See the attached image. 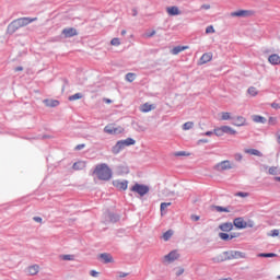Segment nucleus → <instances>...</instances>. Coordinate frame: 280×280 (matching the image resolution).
<instances>
[{
    "label": "nucleus",
    "instance_id": "bb28decb",
    "mask_svg": "<svg viewBox=\"0 0 280 280\" xmlns=\"http://www.w3.org/2000/svg\"><path fill=\"white\" fill-rule=\"evenodd\" d=\"M247 95H249V97H257V95H259V90L255 86H249L247 89Z\"/></svg>",
    "mask_w": 280,
    "mask_h": 280
},
{
    "label": "nucleus",
    "instance_id": "ea45409f",
    "mask_svg": "<svg viewBox=\"0 0 280 280\" xmlns=\"http://www.w3.org/2000/svg\"><path fill=\"white\" fill-rule=\"evenodd\" d=\"M258 257H277L276 253H261L258 254Z\"/></svg>",
    "mask_w": 280,
    "mask_h": 280
},
{
    "label": "nucleus",
    "instance_id": "f704fd0d",
    "mask_svg": "<svg viewBox=\"0 0 280 280\" xmlns=\"http://www.w3.org/2000/svg\"><path fill=\"white\" fill-rule=\"evenodd\" d=\"M174 270H175V277H180L182 275H185V268L183 267H177Z\"/></svg>",
    "mask_w": 280,
    "mask_h": 280
},
{
    "label": "nucleus",
    "instance_id": "8fccbe9b",
    "mask_svg": "<svg viewBox=\"0 0 280 280\" xmlns=\"http://www.w3.org/2000/svg\"><path fill=\"white\" fill-rule=\"evenodd\" d=\"M84 148H85V144H78L75 147V150H84Z\"/></svg>",
    "mask_w": 280,
    "mask_h": 280
},
{
    "label": "nucleus",
    "instance_id": "c85d7f7f",
    "mask_svg": "<svg viewBox=\"0 0 280 280\" xmlns=\"http://www.w3.org/2000/svg\"><path fill=\"white\" fill-rule=\"evenodd\" d=\"M252 119L255 124H266V117L259 115L252 116Z\"/></svg>",
    "mask_w": 280,
    "mask_h": 280
},
{
    "label": "nucleus",
    "instance_id": "bf43d9fd",
    "mask_svg": "<svg viewBox=\"0 0 280 280\" xmlns=\"http://www.w3.org/2000/svg\"><path fill=\"white\" fill-rule=\"evenodd\" d=\"M15 71H23V67L15 68Z\"/></svg>",
    "mask_w": 280,
    "mask_h": 280
},
{
    "label": "nucleus",
    "instance_id": "6e6d98bb",
    "mask_svg": "<svg viewBox=\"0 0 280 280\" xmlns=\"http://www.w3.org/2000/svg\"><path fill=\"white\" fill-rule=\"evenodd\" d=\"M201 8H202L203 10H209V9L211 8V5H209V4H203Z\"/></svg>",
    "mask_w": 280,
    "mask_h": 280
},
{
    "label": "nucleus",
    "instance_id": "052dcab7",
    "mask_svg": "<svg viewBox=\"0 0 280 280\" xmlns=\"http://www.w3.org/2000/svg\"><path fill=\"white\" fill-rule=\"evenodd\" d=\"M104 101L106 102V104H110L112 103V101L109 98H105Z\"/></svg>",
    "mask_w": 280,
    "mask_h": 280
},
{
    "label": "nucleus",
    "instance_id": "dca6fc26",
    "mask_svg": "<svg viewBox=\"0 0 280 280\" xmlns=\"http://www.w3.org/2000/svg\"><path fill=\"white\" fill-rule=\"evenodd\" d=\"M39 271H40V266L38 265L30 266L26 269L27 275H30L31 277H34V275H36Z\"/></svg>",
    "mask_w": 280,
    "mask_h": 280
},
{
    "label": "nucleus",
    "instance_id": "e2e57ef3",
    "mask_svg": "<svg viewBox=\"0 0 280 280\" xmlns=\"http://www.w3.org/2000/svg\"><path fill=\"white\" fill-rule=\"evenodd\" d=\"M125 34H126V31H121V35L125 36Z\"/></svg>",
    "mask_w": 280,
    "mask_h": 280
},
{
    "label": "nucleus",
    "instance_id": "a18cd8bd",
    "mask_svg": "<svg viewBox=\"0 0 280 280\" xmlns=\"http://www.w3.org/2000/svg\"><path fill=\"white\" fill-rule=\"evenodd\" d=\"M90 275H91V277H100V272H97L95 270H91Z\"/></svg>",
    "mask_w": 280,
    "mask_h": 280
},
{
    "label": "nucleus",
    "instance_id": "49530a36",
    "mask_svg": "<svg viewBox=\"0 0 280 280\" xmlns=\"http://www.w3.org/2000/svg\"><path fill=\"white\" fill-rule=\"evenodd\" d=\"M242 159H243L242 153H236L235 154V161H242Z\"/></svg>",
    "mask_w": 280,
    "mask_h": 280
},
{
    "label": "nucleus",
    "instance_id": "473e14b6",
    "mask_svg": "<svg viewBox=\"0 0 280 280\" xmlns=\"http://www.w3.org/2000/svg\"><path fill=\"white\" fill-rule=\"evenodd\" d=\"M137 79V74L129 72L126 74V80L127 82H135V80Z\"/></svg>",
    "mask_w": 280,
    "mask_h": 280
},
{
    "label": "nucleus",
    "instance_id": "c03bdc74",
    "mask_svg": "<svg viewBox=\"0 0 280 280\" xmlns=\"http://www.w3.org/2000/svg\"><path fill=\"white\" fill-rule=\"evenodd\" d=\"M190 220H192V222H198V220H200V217L199 215H196V214H192L190 217Z\"/></svg>",
    "mask_w": 280,
    "mask_h": 280
},
{
    "label": "nucleus",
    "instance_id": "7ed1b4c3",
    "mask_svg": "<svg viewBox=\"0 0 280 280\" xmlns=\"http://www.w3.org/2000/svg\"><path fill=\"white\" fill-rule=\"evenodd\" d=\"M136 141L132 138H127L126 140L118 141L113 148L112 152L114 154H119L124 148H127L128 145H135Z\"/></svg>",
    "mask_w": 280,
    "mask_h": 280
},
{
    "label": "nucleus",
    "instance_id": "680f3d73",
    "mask_svg": "<svg viewBox=\"0 0 280 280\" xmlns=\"http://www.w3.org/2000/svg\"><path fill=\"white\" fill-rule=\"evenodd\" d=\"M275 180H277L278 183H280V177H275Z\"/></svg>",
    "mask_w": 280,
    "mask_h": 280
},
{
    "label": "nucleus",
    "instance_id": "4d7b16f0",
    "mask_svg": "<svg viewBox=\"0 0 280 280\" xmlns=\"http://www.w3.org/2000/svg\"><path fill=\"white\" fill-rule=\"evenodd\" d=\"M199 143H209V140L208 139H201V140H199Z\"/></svg>",
    "mask_w": 280,
    "mask_h": 280
},
{
    "label": "nucleus",
    "instance_id": "a878e982",
    "mask_svg": "<svg viewBox=\"0 0 280 280\" xmlns=\"http://www.w3.org/2000/svg\"><path fill=\"white\" fill-rule=\"evenodd\" d=\"M185 49H189V46H176L171 50V52L173 56H178V54H180V51H185Z\"/></svg>",
    "mask_w": 280,
    "mask_h": 280
},
{
    "label": "nucleus",
    "instance_id": "2f4dec72",
    "mask_svg": "<svg viewBox=\"0 0 280 280\" xmlns=\"http://www.w3.org/2000/svg\"><path fill=\"white\" fill-rule=\"evenodd\" d=\"M268 174H270L271 176H277V174H279V167L277 166L269 167Z\"/></svg>",
    "mask_w": 280,
    "mask_h": 280
},
{
    "label": "nucleus",
    "instance_id": "c9c22d12",
    "mask_svg": "<svg viewBox=\"0 0 280 280\" xmlns=\"http://www.w3.org/2000/svg\"><path fill=\"white\" fill-rule=\"evenodd\" d=\"M75 100H82V93H77L74 95L69 96V102H75Z\"/></svg>",
    "mask_w": 280,
    "mask_h": 280
},
{
    "label": "nucleus",
    "instance_id": "f3484780",
    "mask_svg": "<svg viewBox=\"0 0 280 280\" xmlns=\"http://www.w3.org/2000/svg\"><path fill=\"white\" fill-rule=\"evenodd\" d=\"M168 16H178L180 14V9L178 7H168L166 8Z\"/></svg>",
    "mask_w": 280,
    "mask_h": 280
},
{
    "label": "nucleus",
    "instance_id": "aec40b11",
    "mask_svg": "<svg viewBox=\"0 0 280 280\" xmlns=\"http://www.w3.org/2000/svg\"><path fill=\"white\" fill-rule=\"evenodd\" d=\"M156 106L150 104V103H144L140 106L141 113H150V110H154Z\"/></svg>",
    "mask_w": 280,
    "mask_h": 280
},
{
    "label": "nucleus",
    "instance_id": "5fc2aeb1",
    "mask_svg": "<svg viewBox=\"0 0 280 280\" xmlns=\"http://www.w3.org/2000/svg\"><path fill=\"white\" fill-rule=\"evenodd\" d=\"M238 196H241V198H246V196H248V194H246V192H238Z\"/></svg>",
    "mask_w": 280,
    "mask_h": 280
},
{
    "label": "nucleus",
    "instance_id": "393cba45",
    "mask_svg": "<svg viewBox=\"0 0 280 280\" xmlns=\"http://www.w3.org/2000/svg\"><path fill=\"white\" fill-rule=\"evenodd\" d=\"M212 211H217L218 213H231V209H229V207L224 208L221 206H212Z\"/></svg>",
    "mask_w": 280,
    "mask_h": 280
},
{
    "label": "nucleus",
    "instance_id": "0e129e2a",
    "mask_svg": "<svg viewBox=\"0 0 280 280\" xmlns=\"http://www.w3.org/2000/svg\"><path fill=\"white\" fill-rule=\"evenodd\" d=\"M278 280H280V275L277 277Z\"/></svg>",
    "mask_w": 280,
    "mask_h": 280
},
{
    "label": "nucleus",
    "instance_id": "864d4df0",
    "mask_svg": "<svg viewBox=\"0 0 280 280\" xmlns=\"http://www.w3.org/2000/svg\"><path fill=\"white\" fill-rule=\"evenodd\" d=\"M276 137H277V142L280 144V131H278V132L276 133Z\"/></svg>",
    "mask_w": 280,
    "mask_h": 280
},
{
    "label": "nucleus",
    "instance_id": "3c124183",
    "mask_svg": "<svg viewBox=\"0 0 280 280\" xmlns=\"http://www.w3.org/2000/svg\"><path fill=\"white\" fill-rule=\"evenodd\" d=\"M176 156H189V154H187L185 152H178V153H176Z\"/></svg>",
    "mask_w": 280,
    "mask_h": 280
},
{
    "label": "nucleus",
    "instance_id": "f8f14e48",
    "mask_svg": "<svg viewBox=\"0 0 280 280\" xmlns=\"http://www.w3.org/2000/svg\"><path fill=\"white\" fill-rule=\"evenodd\" d=\"M233 255L229 254V252H224L223 254L217 256L213 258V261L217 264H220L222 261H229V259H232Z\"/></svg>",
    "mask_w": 280,
    "mask_h": 280
},
{
    "label": "nucleus",
    "instance_id": "9b49d317",
    "mask_svg": "<svg viewBox=\"0 0 280 280\" xmlns=\"http://www.w3.org/2000/svg\"><path fill=\"white\" fill-rule=\"evenodd\" d=\"M220 240L223 242H231V240H235V237H240V233H219Z\"/></svg>",
    "mask_w": 280,
    "mask_h": 280
},
{
    "label": "nucleus",
    "instance_id": "13d9d810",
    "mask_svg": "<svg viewBox=\"0 0 280 280\" xmlns=\"http://www.w3.org/2000/svg\"><path fill=\"white\" fill-rule=\"evenodd\" d=\"M119 277H120V279H124V277H128V273L122 272V273L119 275Z\"/></svg>",
    "mask_w": 280,
    "mask_h": 280
},
{
    "label": "nucleus",
    "instance_id": "4c0bfd02",
    "mask_svg": "<svg viewBox=\"0 0 280 280\" xmlns=\"http://www.w3.org/2000/svg\"><path fill=\"white\" fill-rule=\"evenodd\" d=\"M110 45H113L114 47H119V45H121V42L119 40V38L114 37V38L110 40Z\"/></svg>",
    "mask_w": 280,
    "mask_h": 280
},
{
    "label": "nucleus",
    "instance_id": "412c9836",
    "mask_svg": "<svg viewBox=\"0 0 280 280\" xmlns=\"http://www.w3.org/2000/svg\"><path fill=\"white\" fill-rule=\"evenodd\" d=\"M244 152L250 156H264V153L257 149H245Z\"/></svg>",
    "mask_w": 280,
    "mask_h": 280
},
{
    "label": "nucleus",
    "instance_id": "e433bc0d",
    "mask_svg": "<svg viewBox=\"0 0 280 280\" xmlns=\"http://www.w3.org/2000/svg\"><path fill=\"white\" fill-rule=\"evenodd\" d=\"M191 128H194L192 121H187L183 125V130H191Z\"/></svg>",
    "mask_w": 280,
    "mask_h": 280
},
{
    "label": "nucleus",
    "instance_id": "72a5a7b5",
    "mask_svg": "<svg viewBox=\"0 0 280 280\" xmlns=\"http://www.w3.org/2000/svg\"><path fill=\"white\" fill-rule=\"evenodd\" d=\"M60 258L63 261H73V259H75V256H73V255H61Z\"/></svg>",
    "mask_w": 280,
    "mask_h": 280
},
{
    "label": "nucleus",
    "instance_id": "4468645a",
    "mask_svg": "<svg viewBox=\"0 0 280 280\" xmlns=\"http://www.w3.org/2000/svg\"><path fill=\"white\" fill-rule=\"evenodd\" d=\"M62 35L65 36V38H73V36H78V31L73 27L63 28Z\"/></svg>",
    "mask_w": 280,
    "mask_h": 280
},
{
    "label": "nucleus",
    "instance_id": "b1692460",
    "mask_svg": "<svg viewBox=\"0 0 280 280\" xmlns=\"http://www.w3.org/2000/svg\"><path fill=\"white\" fill-rule=\"evenodd\" d=\"M100 258L104 261V264H113V256L108 253L101 254Z\"/></svg>",
    "mask_w": 280,
    "mask_h": 280
},
{
    "label": "nucleus",
    "instance_id": "f03ea898",
    "mask_svg": "<svg viewBox=\"0 0 280 280\" xmlns=\"http://www.w3.org/2000/svg\"><path fill=\"white\" fill-rule=\"evenodd\" d=\"M34 21H38V18H20L9 24L7 32L8 34H14L18 30L30 25V23H34Z\"/></svg>",
    "mask_w": 280,
    "mask_h": 280
},
{
    "label": "nucleus",
    "instance_id": "2eb2a0df",
    "mask_svg": "<svg viewBox=\"0 0 280 280\" xmlns=\"http://www.w3.org/2000/svg\"><path fill=\"white\" fill-rule=\"evenodd\" d=\"M213 60V55L211 52H206L201 56L199 63L207 65V62H211Z\"/></svg>",
    "mask_w": 280,
    "mask_h": 280
},
{
    "label": "nucleus",
    "instance_id": "39448f33",
    "mask_svg": "<svg viewBox=\"0 0 280 280\" xmlns=\"http://www.w3.org/2000/svg\"><path fill=\"white\" fill-rule=\"evenodd\" d=\"M233 224L236 229H253L255 226V223L253 221L246 222L244 218L238 217L233 220Z\"/></svg>",
    "mask_w": 280,
    "mask_h": 280
},
{
    "label": "nucleus",
    "instance_id": "5701e85b",
    "mask_svg": "<svg viewBox=\"0 0 280 280\" xmlns=\"http://www.w3.org/2000/svg\"><path fill=\"white\" fill-rule=\"evenodd\" d=\"M233 126H236L237 128L246 126V118L243 116H237L235 118V122H233Z\"/></svg>",
    "mask_w": 280,
    "mask_h": 280
},
{
    "label": "nucleus",
    "instance_id": "a19ab883",
    "mask_svg": "<svg viewBox=\"0 0 280 280\" xmlns=\"http://www.w3.org/2000/svg\"><path fill=\"white\" fill-rule=\"evenodd\" d=\"M206 34H215V28H213V25H210L206 28Z\"/></svg>",
    "mask_w": 280,
    "mask_h": 280
},
{
    "label": "nucleus",
    "instance_id": "f257e3e1",
    "mask_svg": "<svg viewBox=\"0 0 280 280\" xmlns=\"http://www.w3.org/2000/svg\"><path fill=\"white\" fill-rule=\"evenodd\" d=\"M93 174L98 178V180L108 182L113 178V170L106 163L97 164Z\"/></svg>",
    "mask_w": 280,
    "mask_h": 280
},
{
    "label": "nucleus",
    "instance_id": "de8ad7c7",
    "mask_svg": "<svg viewBox=\"0 0 280 280\" xmlns=\"http://www.w3.org/2000/svg\"><path fill=\"white\" fill-rule=\"evenodd\" d=\"M33 220L34 222H38V223L43 222V218L40 217H34Z\"/></svg>",
    "mask_w": 280,
    "mask_h": 280
},
{
    "label": "nucleus",
    "instance_id": "6ab92c4d",
    "mask_svg": "<svg viewBox=\"0 0 280 280\" xmlns=\"http://www.w3.org/2000/svg\"><path fill=\"white\" fill-rule=\"evenodd\" d=\"M44 104L48 108H56V106H60V102L58 100H45Z\"/></svg>",
    "mask_w": 280,
    "mask_h": 280
},
{
    "label": "nucleus",
    "instance_id": "58836bf2",
    "mask_svg": "<svg viewBox=\"0 0 280 280\" xmlns=\"http://www.w3.org/2000/svg\"><path fill=\"white\" fill-rule=\"evenodd\" d=\"M167 207H172V202H162L160 207L161 213H163Z\"/></svg>",
    "mask_w": 280,
    "mask_h": 280
},
{
    "label": "nucleus",
    "instance_id": "20e7f679",
    "mask_svg": "<svg viewBox=\"0 0 280 280\" xmlns=\"http://www.w3.org/2000/svg\"><path fill=\"white\" fill-rule=\"evenodd\" d=\"M215 137H224V135H237V130L233 129L231 126H221L214 128Z\"/></svg>",
    "mask_w": 280,
    "mask_h": 280
},
{
    "label": "nucleus",
    "instance_id": "79ce46f5",
    "mask_svg": "<svg viewBox=\"0 0 280 280\" xmlns=\"http://www.w3.org/2000/svg\"><path fill=\"white\" fill-rule=\"evenodd\" d=\"M269 124H270L271 126H277V117H270V118H269Z\"/></svg>",
    "mask_w": 280,
    "mask_h": 280
},
{
    "label": "nucleus",
    "instance_id": "423d86ee",
    "mask_svg": "<svg viewBox=\"0 0 280 280\" xmlns=\"http://www.w3.org/2000/svg\"><path fill=\"white\" fill-rule=\"evenodd\" d=\"M104 132H106V135H121L124 129L121 126L116 127L115 124H109L105 126Z\"/></svg>",
    "mask_w": 280,
    "mask_h": 280
},
{
    "label": "nucleus",
    "instance_id": "c756f323",
    "mask_svg": "<svg viewBox=\"0 0 280 280\" xmlns=\"http://www.w3.org/2000/svg\"><path fill=\"white\" fill-rule=\"evenodd\" d=\"M172 235H174V231L168 230L165 233H163L162 240H164V242H167L172 238Z\"/></svg>",
    "mask_w": 280,
    "mask_h": 280
},
{
    "label": "nucleus",
    "instance_id": "ddd939ff",
    "mask_svg": "<svg viewBox=\"0 0 280 280\" xmlns=\"http://www.w3.org/2000/svg\"><path fill=\"white\" fill-rule=\"evenodd\" d=\"M253 11L250 10H238L231 13V16L246 18L253 16Z\"/></svg>",
    "mask_w": 280,
    "mask_h": 280
},
{
    "label": "nucleus",
    "instance_id": "7c9ffc66",
    "mask_svg": "<svg viewBox=\"0 0 280 280\" xmlns=\"http://www.w3.org/2000/svg\"><path fill=\"white\" fill-rule=\"evenodd\" d=\"M72 167L73 170H84V167H86V162H75Z\"/></svg>",
    "mask_w": 280,
    "mask_h": 280
},
{
    "label": "nucleus",
    "instance_id": "6e6552de",
    "mask_svg": "<svg viewBox=\"0 0 280 280\" xmlns=\"http://www.w3.org/2000/svg\"><path fill=\"white\" fill-rule=\"evenodd\" d=\"M217 172H226V170H233V163L229 160H224L214 166Z\"/></svg>",
    "mask_w": 280,
    "mask_h": 280
},
{
    "label": "nucleus",
    "instance_id": "9d476101",
    "mask_svg": "<svg viewBox=\"0 0 280 280\" xmlns=\"http://www.w3.org/2000/svg\"><path fill=\"white\" fill-rule=\"evenodd\" d=\"M180 257V254H178V250H173L170 254L164 256V261L166 264H172V261H176Z\"/></svg>",
    "mask_w": 280,
    "mask_h": 280
},
{
    "label": "nucleus",
    "instance_id": "0eeeda50",
    "mask_svg": "<svg viewBox=\"0 0 280 280\" xmlns=\"http://www.w3.org/2000/svg\"><path fill=\"white\" fill-rule=\"evenodd\" d=\"M130 191H133L135 194H138L139 196H145L148 191H150V187L141 184H135L131 188Z\"/></svg>",
    "mask_w": 280,
    "mask_h": 280
},
{
    "label": "nucleus",
    "instance_id": "4be33fe9",
    "mask_svg": "<svg viewBox=\"0 0 280 280\" xmlns=\"http://www.w3.org/2000/svg\"><path fill=\"white\" fill-rule=\"evenodd\" d=\"M268 62L273 66L280 65V56L277 54H272L268 57Z\"/></svg>",
    "mask_w": 280,
    "mask_h": 280
},
{
    "label": "nucleus",
    "instance_id": "cd10ccee",
    "mask_svg": "<svg viewBox=\"0 0 280 280\" xmlns=\"http://www.w3.org/2000/svg\"><path fill=\"white\" fill-rule=\"evenodd\" d=\"M220 117H221L220 118L221 121H229L230 119H233V116L229 112H222L220 114Z\"/></svg>",
    "mask_w": 280,
    "mask_h": 280
},
{
    "label": "nucleus",
    "instance_id": "a211bd4d",
    "mask_svg": "<svg viewBox=\"0 0 280 280\" xmlns=\"http://www.w3.org/2000/svg\"><path fill=\"white\" fill-rule=\"evenodd\" d=\"M234 224L231 222H225L219 225L220 231H223L224 233H231V230L233 229Z\"/></svg>",
    "mask_w": 280,
    "mask_h": 280
},
{
    "label": "nucleus",
    "instance_id": "09e8293b",
    "mask_svg": "<svg viewBox=\"0 0 280 280\" xmlns=\"http://www.w3.org/2000/svg\"><path fill=\"white\" fill-rule=\"evenodd\" d=\"M203 135H205V137H211L212 135H215V132L214 131H207Z\"/></svg>",
    "mask_w": 280,
    "mask_h": 280
},
{
    "label": "nucleus",
    "instance_id": "1a4fd4ad",
    "mask_svg": "<svg viewBox=\"0 0 280 280\" xmlns=\"http://www.w3.org/2000/svg\"><path fill=\"white\" fill-rule=\"evenodd\" d=\"M113 185L119 191H126V189H128V180H126V179H124V180L115 179V180H113Z\"/></svg>",
    "mask_w": 280,
    "mask_h": 280
},
{
    "label": "nucleus",
    "instance_id": "603ef678",
    "mask_svg": "<svg viewBox=\"0 0 280 280\" xmlns=\"http://www.w3.org/2000/svg\"><path fill=\"white\" fill-rule=\"evenodd\" d=\"M154 34H156V31H152L150 34H148L147 36L149 37V38H152V36H154Z\"/></svg>",
    "mask_w": 280,
    "mask_h": 280
},
{
    "label": "nucleus",
    "instance_id": "37998d69",
    "mask_svg": "<svg viewBox=\"0 0 280 280\" xmlns=\"http://www.w3.org/2000/svg\"><path fill=\"white\" fill-rule=\"evenodd\" d=\"M271 108H275V110H279L280 104L279 103H271Z\"/></svg>",
    "mask_w": 280,
    "mask_h": 280
}]
</instances>
